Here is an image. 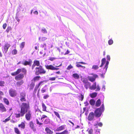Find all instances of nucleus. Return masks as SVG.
I'll return each instance as SVG.
<instances>
[{
	"mask_svg": "<svg viewBox=\"0 0 134 134\" xmlns=\"http://www.w3.org/2000/svg\"><path fill=\"white\" fill-rule=\"evenodd\" d=\"M29 108V105L28 104L25 103H22L20 110L21 116H23L29 110H30Z\"/></svg>",
	"mask_w": 134,
	"mask_h": 134,
	"instance_id": "obj_1",
	"label": "nucleus"
},
{
	"mask_svg": "<svg viewBox=\"0 0 134 134\" xmlns=\"http://www.w3.org/2000/svg\"><path fill=\"white\" fill-rule=\"evenodd\" d=\"M36 73L37 74H45L46 73V71L41 66H40L38 67H36L35 68Z\"/></svg>",
	"mask_w": 134,
	"mask_h": 134,
	"instance_id": "obj_2",
	"label": "nucleus"
},
{
	"mask_svg": "<svg viewBox=\"0 0 134 134\" xmlns=\"http://www.w3.org/2000/svg\"><path fill=\"white\" fill-rule=\"evenodd\" d=\"M41 119L45 124H48L50 122V120L47 116L44 115H42Z\"/></svg>",
	"mask_w": 134,
	"mask_h": 134,
	"instance_id": "obj_3",
	"label": "nucleus"
},
{
	"mask_svg": "<svg viewBox=\"0 0 134 134\" xmlns=\"http://www.w3.org/2000/svg\"><path fill=\"white\" fill-rule=\"evenodd\" d=\"M101 108L97 109L95 111V114L96 117H99L100 116L102 113L103 112Z\"/></svg>",
	"mask_w": 134,
	"mask_h": 134,
	"instance_id": "obj_4",
	"label": "nucleus"
},
{
	"mask_svg": "<svg viewBox=\"0 0 134 134\" xmlns=\"http://www.w3.org/2000/svg\"><path fill=\"white\" fill-rule=\"evenodd\" d=\"M10 46V44L8 43H6L3 48H2L3 52L4 53H6L8 51V49Z\"/></svg>",
	"mask_w": 134,
	"mask_h": 134,
	"instance_id": "obj_5",
	"label": "nucleus"
},
{
	"mask_svg": "<svg viewBox=\"0 0 134 134\" xmlns=\"http://www.w3.org/2000/svg\"><path fill=\"white\" fill-rule=\"evenodd\" d=\"M9 93L10 96L12 97L16 96L17 94L16 91L13 89H10L9 90Z\"/></svg>",
	"mask_w": 134,
	"mask_h": 134,
	"instance_id": "obj_6",
	"label": "nucleus"
},
{
	"mask_svg": "<svg viewBox=\"0 0 134 134\" xmlns=\"http://www.w3.org/2000/svg\"><path fill=\"white\" fill-rule=\"evenodd\" d=\"M45 66L47 69H50L52 70H57L59 69V68H57L56 67L52 65H45Z\"/></svg>",
	"mask_w": 134,
	"mask_h": 134,
	"instance_id": "obj_7",
	"label": "nucleus"
},
{
	"mask_svg": "<svg viewBox=\"0 0 134 134\" xmlns=\"http://www.w3.org/2000/svg\"><path fill=\"white\" fill-rule=\"evenodd\" d=\"M26 93L24 92H22L20 94V100L21 102H23L25 101L26 99Z\"/></svg>",
	"mask_w": 134,
	"mask_h": 134,
	"instance_id": "obj_8",
	"label": "nucleus"
},
{
	"mask_svg": "<svg viewBox=\"0 0 134 134\" xmlns=\"http://www.w3.org/2000/svg\"><path fill=\"white\" fill-rule=\"evenodd\" d=\"M32 63V61L31 60L29 59V61H28L27 60H25L24 62H23L22 64L25 65H28L30 66H31Z\"/></svg>",
	"mask_w": 134,
	"mask_h": 134,
	"instance_id": "obj_9",
	"label": "nucleus"
},
{
	"mask_svg": "<svg viewBox=\"0 0 134 134\" xmlns=\"http://www.w3.org/2000/svg\"><path fill=\"white\" fill-rule=\"evenodd\" d=\"M39 66L40 65V62L38 60H35L34 62V63L32 65V69L33 70L35 68V66Z\"/></svg>",
	"mask_w": 134,
	"mask_h": 134,
	"instance_id": "obj_10",
	"label": "nucleus"
},
{
	"mask_svg": "<svg viewBox=\"0 0 134 134\" xmlns=\"http://www.w3.org/2000/svg\"><path fill=\"white\" fill-rule=\"evenodd\" d=\"M83 82L84 83V86L86 89L87 90L88 87H90L91 85V83L90 82L85 80L83 81Z\"/></svg>",
	"mask_w": 134,
	"mask_h": 134,
	"instance_id": "obj_11",
	"label": "nucleus"
},
{
	"mask_svg": "<svg viewBox=\"0 0 134 134\" xmlns=\"http://www.w3.org/2000/svg\"><path fill=\"white\" fill-rule=\"evenodd\" d=\"M27 113L25 115V118L27 120H29L31 117V111L30 110H29Z\"/></svg>",
	"mask_w": 134,
	"mask_h": 134,
	"instance_id": "obj_12",
	"label": "nucleus"
},
{
	"mask_svg": "<svg viewBox=\"0 0 134 134\" xmlns=\"http://www.w3.org/2000/svg\"><path fill=\"white\" fill-rule=\"evenodd\" d=\"M94 117V114L93 112H91L88 117V119L89 121H91L93 120Z\"/></svg>",
	"mask_w": 134,
	"mask_h": 134,
	"instance_id": "obj_13",
	"label": "nucleus"
},
{
	"mask_svg": "<svg viewBox=\"0 0 134 134\" xmlns=\"http://www.w3.org/2000/svg\"><path fill=\"white\" fill-rule=\"evenodd\" d=\"M24 77V74H20L16 76L15 77V79L16 80H20L23 79Z\"/></svg>",
	"mask_w": 134,
	"mask_h": 134,
	"instance_id": "obj_14",
	"label": "nucleus"
},
{
	"mask_svg": "<svg viewBox=\"0 0 134 134\" xmlns=\"http://www.w3.org/2000/svg\"><path fill=\"white\" fill-rule=\"evenodd\" d=\"M65 125H62L60 126L57 128L56 130V131H60L62 130H63L65 129Z\"/></svg>",
	"mask_w": 134,
	"mask_h": 134,
	"instance_id": "obj_15",
	"label": "nucleus"
},
{
	"mask_svg": "<svg viewBox=\"0 0 134 134\" xmlns=\"http://www.w3.org/2000/svg\"><path fill=\"white\" fill-rule=\"evenodd\" d=\"M45 130L47 133L48 134H52L53 133V132L50 129L47 127L45 128Z\"/></svg>",
	"mask_w": 134,
	"mask_h": 134,
	"instance_id": "obj_16",
	"label": "nucleus"
},
{
	"mask_svg": "<svg viewBox=\"0 0 134 134\" xmlns=\"http://www.w3.org/2000/svg\"><path fill=\"white\" fill-rule=\"evenodd\" d=\"M97 86L96 82L94 83L90 87V89L91 90H95Z\"/></svg>",
	"mask_w": 134,
	"mask_h": 134,
	"instance_id": "obj_17",
	"label": "nucleus"
},
{
	"mask_svg": "<svg viewBox=\"0 0 134 134\" xmlns=\"http://www.w3.org/2000/svg\"><path fill=\"white\" fill-rule=\"evenodd\" d=\"M94 126L95 127V129L96 131L95 132V134H100L99 130H97V124H94Z\"/></svg>",
	"mask_w": 134,
	"mask_h": 134,
	"instance_id": "obj_18",
	"label": "nucleus"
},
{
	"mask_svg": "<svg viewBox=\"0 0 134 134\" xmlns=\"http://www.w3.org/2000/svg\"><path fill=\"white\" fill-rule=\"evenodd\" d=\"M109 64V62L108 61H107L106 62V64L105 65V67L104 68V70L105 68V70H104V71L102 72L103 73H105V72H106L107 69L108 67V65Z\"/></svg>",
	"mask_w": 134,
	"mask_h": 134,
	"instance_id": "obj_19",
	"label": "nucleus"
},
{
	"mask_svg": "<svg viewBox=\"0 0 134 134\" xmlns=\"http://www.w3.org/2000/svg\"><path fill=\"white\" fill-rule=\"evenodd\" d=\"M0 108L3 112L6 111V109L5 108L2 104H0Z\"/></svg>",
	"mask_w": 134,
	"mask_h": 134,
	"instance_id": "obj_20",
	"label": "nucleus"
},
{
	"mask_svg": "<svg viewBox=\"0 0 134 134\" xmlns=\"http://www.w3.org/2000/svg\"><path fill=\"white\" fill-rule=\"evenodd\" d=\"M47 89V86L45 85L42 88L41 90V92L42 93H44L45 92Z\"/></svg>",
	"mask_w": 134,
	"mask_h": 134,
	"instance_id": "obj_21",
	"label": "nucleus"
},
{
	"mask_svg": "<svg viewBox=\"0 0 134 134\" xmlns=\"http://www.w3.org/2000/svg\"><path fill=\"white\" fill-rule=\"evenodd\" d=\"M97 93L94 92L90 94V96L92 98H94L97 96Z\"/></svg>",
	"mask_w": 134,
	"mask_h": 134,
	"instance_id": "obj_22",
	"label": "nucleus"
},
{
	"mask_svg": "<svg viewBox=\"0 0 134 134\" xmlns=\"http://www.w3.org/2000/svg\"><path fill=\"white\" fill-rule=\"evenodd\" d=\"M19 127L20 128L23 129H24L25 128V125L24 123L22 122L20 124H19L18 125Z\"/></svg>",
	"mask_w": 134,
	"mask_h": 134,
	"instance_id": "obj_23",
	"label": "nucleus"
},
{
	"mask_svg": "<svg viewBox=\"0 0 134 134\" xmlns=\"http://www.w3.org/2000/svg\"><path fill=\"white\" fill-rule=\"evenodd\" d=\"M29 125L30 126L31 129L34 130V125L33 122L32 121H30L29 123Z\"/></svg>",
	"mask_w": 134,
	"mask_h": 134,
	"instance_id": "obj_24",
	"label": "nucleus"
},
{
	"mask_svg": "<svg viewBox=\"0 0 134 134\" xmlns=\"http://www.w3.org/2000/svg\"><path fill=\"white\" fill-rule=\"evenodd\" d=\"M72 76L76 79H78L80 78L79 76L77 74H74L72 75Z\"/></svg>",
	"mask_w": 134,
	"mask_h": 134,
	"instance_id": "obj_25",
	"label": "nucleus"
},
{
	"mask_svg": "<svg viewBox=\"0 0 134 134\" xmlns=\"http://www.w3.org/2000/svg\"><path fill=\"white\" fill-rule=\"evenodd\" d=\"M47 39V38L45 37H42L41 38L40 37H39L38 38V40L40 42L44 41L46 40Z\"/></svg>",
	"mask_w": 134,
	"mask_h": 134,
	"instance_id": "obj_26",
	"label": "nucleus"
},
{
	"mask_svg": "<svg viewBox=\"0 0 134 134\" xmlns=\"http://www.w3.org/2000/svg\"><path fill=\"white\" fill-rule=\"evenodd\" d=\"M106 61V59L105 58H103L102 60V63L100 66V67H101L105 64Z\"/></svg>",
	"mask_w": 134,
	"mask_h": 134,
	"instance_id": "obj_27",
	"label": "nucleus"
},
{
	"mask_svg": "<svg viewBox=\"0 0 134 134\" xmlns=\"http://www.w3.org/2000/svg\"><path fill=\"white\" fill-rule=\"evenodd\" d=\"M100 103L101 102L100 100V99H98L96 101V105L97 107H98L100 105Z\"/></svg>",
	"mask_w": 134,
	"mask_h": 134,
	"instance_id": "obj_28",
	"label": "nucleus"
},
{
	"mask_svg": "<svg viewBox=\"0 0 134 134\" xmlns=\"http://www.w3.org/2000/svg\"><path fill=\"white\" fill-rule=\"evenodd\" d=\"M95 101L93 99H91L90 101V104L92 105H94L95 104Z\"/></svg>",
	"mask_w": 134,
	"mask_h": 134,
	"instance_id": "obj_29",
	"label": "nucleus"
},
{
	"mask_svg": "<svg viewBox=\"0 0 134 134\" xmlns=\"http://www.w3.org/2000/svg\"><path fill=\"white\" fill-rule=\"evenodd\" d=\"M99 67L98 65H93L92 67V69L94 70H97L98 69Z\"/></svg>",
	"mask_w": 134,
	"mask_h": 134,
	"instance_id": "obj_30",
	"label": "nucleus"
},
{
	"mask_svg": "<svg viewBox=\"0 0 134 134\" xmlns=\"http://www.w3.org/2000/svg\"><path fill=\"white\" fill-rule=\"evenodd\" d=\"M24 83L23 80H21L20 81L18 82H16V85L18 86H20L21 85Z\"/></svg>",
	"mask_w": 134,
	"mask_h": 134,
	"instance_id": "obj_31",
	"label": "nucleus"
},
{
	"mask_svg": "<svg viewBox=\"0 0 134 134\" xmlns=\"http://www.w3.org/2000/svg\"><path fill=\"white\" fill-rule=\"evenodd\" d=\"M89 81L93 82L95 80V78L93 77H89L88 78Z\"/></svg>",
	"mask_w": 134,
	"mask_h": 134,
	"instance_id": "obj_32",
	"label": "nucleus"
},
{
	"mask_svg": "<svg viewBox=\"0 0 134 134\" xmlns=\"http://www.w3.org/2000/svg\"><path fill=\"white\" fill-rule=\"evenodd\" d=\"M42 106L43 108V110L44 111H46L47 107L43 103H42Z\"/></svg>",
	"mask_w": 134,
	"mask_h": 134,
	"instance_id": "obj_33",
	"label": "nucleus"
},
{
	"mask_svg": "<svg viewBox=\"0 0 134 134\" xmlns=\"http://www.w3.org/2000/svg\"><path fill=\"white\" fill-rule=\"evenodd\" d=\"M14 130L15 133H16L17 134H20V132L18 128L15 127L14 128Z\"/></svg>",
	"mask_w": 134,
	"mask_h": 134,
	"instance_id": "obj_34",
	"label": "nucleus"
},
{
	"mask_svg": "<svg viewBox=\"0 0 134 134\" xmlns=\"http://www.w3.org/2000/svg\"><path fill=\"white\" fill-rule=\"evenodd\" d=\"M3 101L7 105H8L9 104V102L8 99L6 98H4L3 99Z\"/></svg>",
	"mask_w": 134,
	"mask_h": 134,
	"instance_id": "obj_35",
	"label": "nucleus"
},
{
	"mask_svg": "<svg viewBox=\"0 0 134 134\" xmlns=\"http://www.w3.org/2000/svg\"><path fill=\"white\" fill-rule=\"evenodd\" d=\"M54 113L56 116L59 119H60V116L59 114L57 112L54 111Z\"/></svg>",
	"mask_w": 134,
	"mask_h": 134,
	"instance_id": "obj_36",
	"label": "nucleus"
},
{
	"mask_svg": "<svg viewBox=\"0 0 134 134\" xmlns=\"http://www.w3.org/2000/svg\"><path fill=\"white\" fill-rule=\"evenodd\" d=\"M25 45V42H22L20 45V48L22 49L24 46Z\"/></svg>",
	"mask_w": 134,
	"mask_h": 134,
	"instance_id": "obj_37",
	"label": "nucleus"
},
{
	"mask_svg": "<svg viewBox=\"0 0 134 134\" xmlns=\"http://www.w3.org/2000/svg\"><path fill=\"white\" fill-rule=\"evenodd\" d=\"M87 131H88V133L90 134H93V130L92 129H88Z\"/></svg>",
	"mask_w": 134,
	"mask_h": 134,
	"instance_id": "obj_38",
	"label": "nucleus"
},
{
	"mask_svg": "<svg viewBox=\"0 0 134 134\" xmlns=\"http://www.w3.org/2000/svg\"><path fill=\"white\" fill-rule=\"evenodd\" d=\"M35 84L34 83H33V82H32L30 86V89L32 90L33 89V88H34V87L35 86Z\"/></svg>",
	"mask_w": 134,
	"mask_h": 134,
	"instance_id": "obj_39",
	"label": "nucleus"
},
{
	"mask_svg": "<svg viewBox=\"0 0 134 134\" xmlns=\"http://www.w3.org/2000/svg\"><path fill=\"white\" fill-rule=\"evenodd\" d=\"M61 132L62 134H68V131L67 130H64Z\"/></svg>",
	"mask_w": 134,
	"mask_h": 134,
	"instance_id": "obj_40",
	"label": "nucleus"
},
{
	"mask_svg": "<svg viewBox=\"0 0 134 134\" xmlns=\"http://www.w3.org/2000/svg\"><path fill=\"white\" fill-rule=\"evenodd\" d=\"M42 32L43 33H47L46 30L44 28H42Z\"/></svg>",
	"mask_w": 134,
	"mask_h": 134,
	"instance_id": "obj_41",
	"label": "nucleus"
},
{
	"mask_svg": "<svg viewBox=\"0 0 134 134\" xmlns=\"http://www.w3.org/2000/svg\"><path fill=\"white\" fill-rule=\"evenodd\" d=\"M10 119V116L8 117L7 118L5 119L3 121L5 122H6L8 121H9Z\"/></svg>",
	"mask_w": 134,
	"mask_h": 134,
	"instance_id": "obj_42",
	"label": "nucleus"
},
{
	"mask_svg": "<svg viewBox=\"0 0 134 134\" xmlns=\"http://www.w3.org/2000/svg\"><path fill=\"white\" fill-rule=\"evenodd\" d=\"M39 87L37 86V85H36L35 87L34 92V93H36L37 91L38 90Z\"/></svg>",
	"mask_w": 134,
	"mask_h": 134,
	"instance_id": "obj_43",
	"label": "nucleus"
},
{
	"mask_svg": "<svg viewBox=\"0 0 134 134\" xmlns=\"http://www.w3.org/2000/svg\"><path fill=\"white\" fill-rule=\"evenodd\" d=\"M76 66L78 68L80 67H81L83 69H85V66H82L79 64H77L76 65Z\"/></svg>",
	"mask_w": 134,
	"mask_h": 134,
	"instance_id": "obj_44",
	"label": "nucleus"
},
{
	"mask_svg": "<svg viewBox=\"0 0 134 134\" xmlns=\"http://www.w3.org/2000/svg\"><path fill=\"white\" fill-rule=\"evenodd\" d=\"M108 43L109 45H111L113 43V41L112 40L110 39L108 41Z\"/></svg>",
	"mask_w": 134,
	"mask_h": 134,
	"instance_id": "obj_45",
	"label": "nucleus"
},
{
	"mask_svg": "<svg viewBox=\"0 0 134 134\" xmlns=\"http://www.w3.org/2000/svg\"><path fill=\"white\" fill-rule=\"evenodd\" d=\"M36 124H38L39 125L41 126L43 124L41 123H40L38 121V119H36Z\"/></svg>",
	"mask_w": 134,
	"mask_h": 134,
	"instance_id": "obj_46",
	"label": "nucleus"
},
{
	"mask_svg": "<svg viewBox=\"0 0 134 134\" xmlns=\"http://www.w3.org/2000/svg\"><path fill=\"white\" fill-rule=\"evenodd\" d=\"M97 89L96 90V91H98L100 90V87L98 85L97 86Z\"/></svg>",
	"mask_w": 134,
	"mask_h": 134,
	"instance_id": "obj_47",
	"label": "nucleus"
},
{
	"mask_svg": "<svg viewBox=\"0 0 134 134\" xmlns=\"http://www.w3.org/2000/svg\"><path fill=\"white\" fill-rule=\"evenodd\" d=\"M4 81H0V86H4Z\"/></svg>",
	"mask_w": 134,
	"mask_h": 134,
	"instance_id": "obj_48",
	"label": "nucleus"
},
{
	"mask_svg": "<svg viewBox=\"0 0 134 134\" xmlns=\"http://www.w3.org/2000/svg\"><path fill=\"white\" fill-rule=\"evenodd\" d=\"M17 53V51L16 49L13 50L12 52V53L13 54L15 55Z\"/></svg>",
	"mask_w": 134,
	"mask_h": 134,
	"instance_id": "obj_49",
	"label": "nucleus"
},
{
	"mask_svg": "<svg viewBox=\"0 0 134 134\" xmlns=\"http://www.w3.org/2000/svg\"><path fill=\"white\" fill-rule=\"evenodd\" d=\"M4 93L2 91H0V100L2 98V96L3 95Z\"/></svg>",
	"mask_w": 134,
	"mask_h": 134,
	"instance_id": "obj_50",
	"label": "nucleus"
},
{
	"mask_svg": "<svg viewBox=\"0 0 134 134\" xmlns=\"http://www.w3.org/2000/svg\"><path fill=\"white\" fill-rule=\"evenodd\" d=\"M40 77L39 76H36L34 78V80L35 81L39 79Z\"/></svg>",
	"mask_w": 134,
	"mask_h": 134,
	"instance_id": "obj_51",
	"label": "nucleus"
},
{
	"mask_svg": "<svg viewBox=\"0 0 134 134\" xmlns=\"http://www.w3.org/2000/svg\"><path fill=\"white\" fill-rule=\"evenodd\" d=\"M21 71L22 72L24 73V74L26 73V70L24 68H22L21 69Z\"/></svg>",
	"mask_w": 134,
	"mask_h": 134,
	"instance_id": "obj_52",
	"label": "nucleus"
},
{
	"mask_svg": "<svg viewBox=\"0 0 134 134\" xmlns=\"http://www.w3.org/2000/svg\"><path fill=\"white\" fill-rule=\"evenodd\" d=\"M73 67L71 65H70L67 68V69L68 70H70Z\"/></svg>",
	"mask_w": 134,
	"mask_h": 134,
	"instance_id": "obj_53",
	"label": "nucleus"
},
{
	"mask_svg": "<svg viewBox=\"0 0 134 134\" xmlns=\"http://www.w3.org/2000/svg\"><path fill=\"white\" fill-rule=\"evenodd\" d=\"M20 116H21V113L20 114L19 113L18 114H16V118H20Z\"/></svg>",
	"mask_w": 134,
	"mask_h": 134,
	"instance_id": "obj_54",
	"label": "nucleus"
},
{
	"mask_svg": "<svg viewBox=\"0 0 134 134\" xmlns=\"http://www.w3.org/2000/svg\"><path fill=\"white\" fill-rule=\"evenodd\" d=\"M21 71V69H18L16 71L17 74H18L20 73Z\"/></svg>",
	"mask_w": 134,
	"mask_h": 134,
	"instance_id": "obj_55",
	"label": "nucleus"
},
{
	"mask_svg": "<svg viewBox=\"0 0 134 134\" xmlns=\"http://www.w3.org/2000/svg\"><path fill=\"white\" fill-rule=\"evenodd\" d=\"M11 30V27H7V29L6 30V31L8 32H9L10 30Z\"/></svg>",
	"mask_w": 134,
	"mask_h": 134,
	"instance_id": "obj_56",
	"label": "nucleus"
},
{
	"mask_svg": "<svg viewBox=\"0 0 134 134\" xmlns=\"http://www.w3.org/2000/svg\"><path fill=\"white\" fill-rule=\"evenodd\" d=\"M43 81H41L39 84L37 85V86H38L39 87L40 86H42L43 85Z\"/></svg>",
	"mask_w": 134,
	"mask_h": 134,
	"instance_id": "obj_57",
	"label": "nucleus"
},
{
	"mask_svg": "<svg viewBox=\"0 0 134 134\" xmlns=\"http://www.w3.org/2000/svg\"><path fill=\"white\" fill-rule=\"evenodd\" d=\"M49 97V95H48V94L45 95L44 97H43V98L44 99H46L47 98H48Z\"/></svg>",
	"mask_w": 134,
	"mask_h": 134,
	"instance_id": "obj_58",
	"label": "nucleus"
},
{
	"mask_svg": "<svg viewBox=\"0 0 134 134\" xmlns=\"http://www.w3.org/2000/svg\"><path fill=\"white\" fill-rule=\"evenodd\" d=\"M7 26V24L6 23L4 24L3 26V28L4 29H5Z\"/></svg>",
	"mask_w": 134,
	"mask_h": 134,
	"instance_id": "obj_59",
	"label": "nucleus"
},
{
	"mask_svg": "<svg viewBox=\"0 0 134 134\" xmlns=\"http://www.w3.org/2000/svg\"><path fill=\"white\" fill-rule=\"evenodd\" d=\"M18 74H17V73H16V71L15 72H13V73H11V75H12V76H15V75H17Z\"/></svg>",
	"mask_w": 134,
	"mask_h": 134,
	"instance_id": "obj_60",
	"label": "nucleus"
},
{
	"mask_svg": "<svg viewBox=\"0 0 134 134\" xmlns=\"http://www.w3.org/2000/svg\"><path fill=\"white\" fill-rule=\"evenodd\" d=\"M55 77H51L49 79V80H50L53 81L55 80Z\"/></svg>",
	"mask_w": 134,
	"mask_h": 134,
	"instance_id": "obj_61",
	"label": "nucleus"
},
{
	"mask_svg": "<svg viewBox=\"0 0 134 134\" xmlns=\"http://www.w3.org/2000/svg\"><path fill=\"white\" fill-rule=\"evenodd\" d=\"M81 99L80 100L81 101H82L83 100V99L84 98V96H83V95L82 94H81Z\"/></svg>",
	"mask_w": 134,
	"mask_h": 134,
	"instance_id": "obj_62",
	"label": "nucleus"
},
{
	"mask_svg": "<svg viewBox=\"0 0 134 134\" xmlns=\"http://www.w3.org/2000/svg\"><path fill=\"white\" fill-rule=\"evenodd\" d=\"M41 47H42L43 48L44 47H46V44L45 43H44L43 44H41Z\"/></svg>",
	"mask_w": 134,
	"mask_h": 134,
	"instance_id": "obj_63",
	"label": "nucleus"
},
{
	"mask_svg": "<svg viewBox=\"0 0 134 134\" xmlns=\"http://www.w3.org/2000/svg\"><path fill=\"white\" fill-rule=\"evenodd\" d=\"M55 59V58H53V57H50L49 60H50L51 61H53Z\"/></svg>",
	"mask_w": 134,
	"mask_h": 134,
	"instance_id": "obj_64",
	"label": "nucleus"
}]
</instances>
